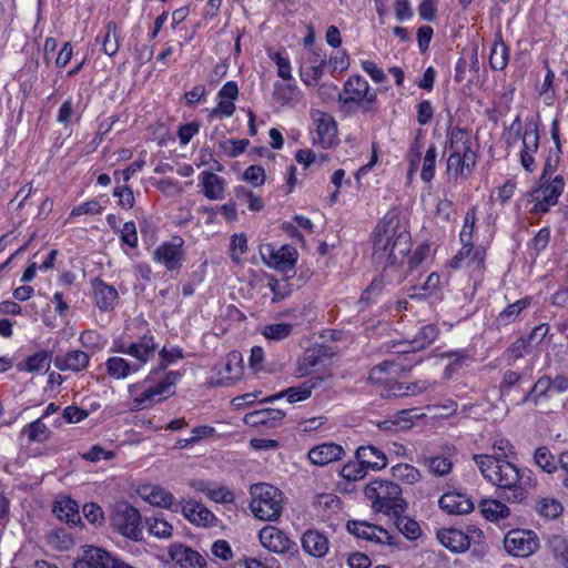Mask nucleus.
Here are the masks:
<instances>
[{"instance_id":"obj_59","label":"nucleus","mask_w":568,"mask_h":568,"mask_svg":"<svg viewBox=\"0 0 568 568\" xmlns=\"http://www.w3.org/2000/svg\"><path fill=\"white\" fill-rule=\"evenodd\" d=\"M83 515L85 519L94 525L102 526L104 523V513L102 508L95 503H88L83 506Z\"/></svg>"},{"instance_id":"obj_25","label":"nucleus","mask_w":568,"mask_h":568,"mask_svg":"<svg viewBox=\"0 0 568 568\" xmlns=\"http://www.w3.org/2000/svg\"><path fill=\"white\" fill-rule=\"evenodd\" d=\"M303 550L315 558H323L329 549L328 538L315 529L306 530L301 539Z\"/></svg>"},{"instance_id":"obj_27","label":"nucleus","mask_w":568,"mask_h":568,"mask_svg":"<svg viewBox=\"0 0 568 568\" xmlns=\"http://www.w3.org/2000/svg\"><path fill=\"white\" fill-rule=\"evenodd\" d=\"M438 503L439 507L450 515H464L474 509L473 501L466 495L457 491L445 493Z\"/></svg>"},{"instance_id":"obj_11","label":"nucleus","mask_w":568,"mask_h":568,"mask_svg":"<svg viewBox=\"0 0 568 568\" xmlns=\"http://www.w3.org/2000/svg\"><path fill=\"white\" fill-rule=\"evenodd\" d=\"M260 254L265 265L283 273L293 271L297 262V251L292 245L275 248L273 244H262Z\"/></svg>"},{"instance_id":"obj_39","label":"nucleus","mask_w":568,"mask_h":568,"mask_svg":"<svg viewBox=\"0 0 568 568\" xmlns=\"http://www.w3.org/2000/svg\"><path fill=\"white\" fill-rule=\"evenodd\" d=\"M383 272L381 276L375 277L369 286L363 292L359 303L368 305L376 296H378L384 290L386 284L400 283L403 280H390V276L385 274V265H381Z\"/></svg>"},{"instance_id":"obj_34","label":"nucleus","mask_w":568,"mask_h":568,"mask_svg":"<svg viewBox=\"0 0 568 568\" xmlns=\"http://www.w3.org/2000/svg\"><path fill=\"white\" fill-rule=\"evenodd\" d=\"M53 513L61 521H65L71 526H77L81 523L79 506L77 501L71 498L57 501L53 507Z\"/></svg>"},{"instance_id":"obj_24","label":"nucleus","mask_w":568,"mask_h":568,"mask_svg":"<svg viewBox=\"0 0 568 568\" xmlns=\"http://www.w3.org/2000/svg\"><path fill=\"white\" fill-rule=\"evenodd\" d=\"M285 417V413L275 408L254 410L244 416V423L251 427L265 426L273 428L278 426Z\"/></svg>"},{"instance_id":"obj_53","label":"nucleus","mask_w":568,"mask_h":568,"mask_svg":"<svg viewBox=\"0 0 568 568\" xmlns=\"http://www.w3.org/2000/svg\"><path fill=\"white\" fill-rule=\"evenodd\" d=\"M367 470L368 469L356 459L355 462H348L345 464L342 467L339 475L347 481H357L366 476Z\"/></svg>"},{"instance_id":"obj_21","label":"nucleus","mask_w":568,"mask_h":568,"mask_svg":"<svg viewBox=\"0 0 568 568\" xmlns=\"http://www.w3.org/2000/svg\"><path fill=\"white\" fill-rule=\"evenodd\" d=\"M314 143L320 144L323 149H329L334 145L337 136V124L334 118L327 113L320 112L315 119Z\"/></svg>"},{"instance_id":"obj_15","label":"nucleus","mask_w":568,"mask_h":568,"mask_svg":"<svg viewBox=\"0 0 568 568\" xmlns=\"http://www.w3.org/2000/svg\"><path fill=\"white\" fill-rule=\"evenodd\" d=\"M468 530L471 535L456 528H443L437 531V539L452 552H465L470 547L471 540L477 538L479 542L484 538V534L480 529L468 528Z\"/></svg>"},{"instance_id":"obj_57","label":"nucleus","mask_w":568,"mask_h":568,"mask_svg":"<svg viewBox=\"0 0 568 568\" xmlns=\"http://www.w3.org/2000/svg\"><path fill=\"white\" fill-rule=\"evenodd\" d=\"M120 240L131 248L138 247L139 237L136 226L133 221L124 223L123 227L120 230Z\"/></svg>"},{"instance_id":"obj_37","label":"nucleus","mask_w":568,"mask_h":568,"mask_svg":"<svg viewBox=\"0 0 568 568\" xmlns=\"http://www.w3.org/2000/svg\"><path fill=\"white\" fill-rule=\"evenodd\" d=\"M105 368L108 374L115 379L126 378L130 374L139 372L133 363L123 357L113 356L106 359Z\"/></svg>"},{"instance_id":"obj_45","label":"nucleus","mask_w":568,"mask_h":568,"mask_svg":"<svg viewBox=\"0 0 568 568\" xmlns=\"http://www.w3.org/2000/svg\"><path fill=\"white\" fill-rule=\"evenodd\" d=\"M534 462L540 467L544 471L548 474H552L557 470L559 462L551 454L548 447L541 446L538 447L534 453Z\"/></svg>"},{"instance_id":"obj_4","label":"nucleus","mask_w":568,"mask_h":568,"mask_svg":"<svg viewBox=\"0 0 568 568\" xmlns=\"http://www.w3.org/2000/svg\"><path fill=\"white\" fill-rule=\"evenodd\" d=\"M377 92L371 88L368 81L353 74L344 82L343 90L337 94V103L342 111H352L357 106L363 114L375 115L377 112Z\"/></svg>"},{"instance_id":"obj_56","label":"nucleus","mask_w":568,"mask_h":568,"mask_svg":"<svg viewBox=\"0 0 568 568\" xmlns=\"http://www.w3.org/2000/svg\"><path fill=\"white\" fill-rule=\"evenodd\" d=\"M476 223V210L475 207L469 209L464 216L463 229L459 233V241L462 244L471 243L473 233Z\"/></svg>"},{"instance_id":"obj_64","label":"nucleus","mask_w":568,"mask_h":568,"mask_svg":"<svg viewBox=\"0 0 568 568\" xmlns=\"http://www.w3.org/2000/svg\"><path fill=\"white\" fill-rule=\"evenodd\" d=\"M81 457L88 462L97 463L102 459H112L114 457V453L105 450L100 445H93L88 452L83 453Z\"/></svg>"},{"instance_id":"obj_48","label":"nucleus","mask_w":568,"mask_h":568,"mask_svg":"<svg viewBox=\"0 0 568 568\" xmlns=\"http://www.w3.org/2000/svg\"><path fill=\"white\" fill-rule=\"evenodd\" d=\"M390 471L395 479L408 485L417 483L422 477L419 470L410 464H397Z\"/></svg>"},{"instance_id":"obj_36","label":"nucleus","mask_w":568,"mask_h":568,"mask_svg":"<svg viewBox=\"0 0 568 568\" xmlns=\"http://www.w3.org/2000/svg\"><path fill=\"white\" fill-rule=\"evenodd\" d=\"M314 63L311 67H304L303 64L300 68V77L301 81L307 87H314L321 80L324 74V68L326 64L325 58H321L320 55H315V59L312 60Z\"/></svg>"},{"instance_id":"obj_58","label":"nucleus","mask_w":568,"mask_h":568,"mask_svg":"<svg viewBox=\"0 0 568 568\" xmlns=\"http://www.w3.org/2000/svg\"><path fill=\"white\" fill-rule=\"evenodd\" d=\"M523 375L515 371H506L499 385V392L503 397L508 396L513 387L517 386Z\"/></svg>"},{"instance_id":"obj_28","label":"nucleus","mask_w":568,"mask_h":568,"mask_svg":"<svg viewBox=\"0 0 568 568\" xmlns=\"http://www.w3.org/2000/svg\"><path fill=\"white\" fill-rule=\"evenodd\" d=\"M355 457L368 470H381L387 466V457L383 450L374 445L359 446L355 452Z\"/></svg>"},{"instance_id":"obj_7","label":"nucleus","mask_w":568,"mask_h":568,"mask_svg":"<svg viewBox=\"0 0 568 568\" xmlns=\"http://www.w3.org/2000/svg\"><path fill=\"white\" fill-rule=\"evenodd\" d=\"M110 524L122 536L139 541L143 537L140 511L128 501H116L111 507Z\"/></svg>"},{"instance_id":"obj_19","label":"nucleus","mask_w":568,"mask_h":568,"mask_svg":"<svg viewBox=\"0 0 568 568\" xmlns=\"http://www.w3.org/2000/svg\"><path fill=\"white\" fill-rule=\"evenodd\" d=\"M457 454V449L453 444L446 443L442 447V453L438 455L424 457L423 465L428 471L437 477L448 475L453 469L452 457Z\"/></svg>"},{"instance_id":"obj_20","label":"nucleus","mask_w":568,"mask_h":568,"mask_svg":"<svg viewBox=\"0 0 568 568\" xmlns=\"http://www.w3.org/2000/svg\"><path fill=\"white\" fill-rule=\"evenodd\" d=\"M91 286L97 307L101 312L113 311L119 300V293L116 288L105 283L100 277H94L91 281Z\"/></svg>"},{"instance_id":"obj_26","label":"nucleus","mask_w":568,"mask_h":568,"mask_svg":"<svg viewBox=\"0 0 568 568\" xmlns=\"http://www.w3.org/2000/svg\"><path fill=\"white\" fill-rule=\"evenodd\" d=\"M54 366L60 371L74 373L87 369L90 364V355L80 349L69 351L64 355H58L53 359Z\"/></svg>"},{"instance_id":"obj_51","label":"nucleus","mask_w":568,"mask_h":568,"mask_svg":"<svg viewBox=\"0 0 568 568\" xmlns=\"http://www.w3.org/2000/svg\"><path fill=\"white\" fill-rule=\"evenodd\" d=\"M535 508L540 516L549 519H555L562 513L561 504L554 498H541Z\"/></svg>"},{"instance_id":"obj_31","label":"nucleus","mask_w":568,"mask_h":568,"mask_svg":"<svg viewBox=\"0 0 568 568\" xmlns=\"http://www.w3.org/2000/svg\"><path fill=\"white\" fill-rule=\"evenodd\" d=\"M51 361L52 352L43 349L28 356L24 362H21L17 365V368L20 372L29 373L48 372L50 368Z\"/></svg>"},{"instance_id":"obj_50","label":"nucleus","mask_w":568,"mask_h":568,"mask_svg":"<svg viewBox=\"0 0 568 568\" xmlns=\"http://www.w3.org/2000/svg\"><path fill=\"white\" fill-rule=\"evenodd\" d=\"M149 532L158 538H170L173 526L161 517H151L145 519Z\"/></svg>"},{"instance_id":"obj_52","label":"nucleus","mask_w":568,"mask_h":568,"mask_svg":"<svg viewBox=\"0 0 568 568\" xmlns=\"http://www.w3.org/2000/svg\"><path fill=\"white\" fill-rule=\"evenodd\" d=\"M102 48L105 54L112 57L119 50V36L116 32V24L110 21L106 24L105 34L102 40Z\"/></svg>"},{"instance_id":"obj_2","label":"nucleus","mask_w":568,"mask_h":568,"mask_svg":"<svg viewBox=\"0 0 568 568\" xmlns=\"http://www.w3.org/2000/svg\"><path fill=\"white\" fill-rule=\"evenodd\" d=\"M483 477L497 488L498 496L508 503H524L536 486L534 473L519 468L504 457L479 454L473 457Z\"/></svg>"},{"instance_id":"obj_33","label":"nucleus","mask_w":568,"mask_h":568,"mask_svg":"<svg viewBox=\"0 0 568 568\" xmlns=\"http://www.w3.org/2000/svg\"><path fill=\"white\" fill-rule=\"evenodd\" d=\"M140 496L149 504L170 509L173 505V495L160 486H146L140 489Z\"/></svg>"},{"instance_id":"obj_18","label":"nucleus","mask_w":568,"mask_h":568,"mask_svg":"<svg viewBox=\"0 0 568 568\" xmlns=\"http://www.w3.org/2000/svg\"><path fill=\"white\" fill-rule=\"evenodd\" d=\"M258 539L263 547L276 554H285L296 547V544L283 530L274 526L262 528L258 532Z\"/></svg>"},{"instance_id":"obj_14","label":"nucleus","mask_w":568,"mask_h":568,"mask_svg":"<svg viewBox=\"0 0 568 568\" xmlns=\"http://www.w3.org/2000/svg\"><path fill=\"white\" fill-rule=\"evenodd\" d=\"M486 248L473 243L462 244L458 253L450 260L454 268H468L475 276H480L485 270Z\"/></svg>"},{"instance_id":"obj_54","label":"nucleus","mask_w":568,"mask_h":568,"mask_svg":"<svg viewBox=\"0 0 568 568\" xmlns=\"http://www.w3.org/2000/svg\"><path fill=\"white\" fill-rule=\"evenodd\" d=\"M438 327L434 324H427L420 327L415 336L414 342L418 348H424L435 342L438 336Z\"/></svg>"},{"instance_id":"obj_23","label":"nucleus","mask_w":568,"mask_h":568,"mask_svg":"<svg viewBox=\"0 0 568 568\" xmlns=\"http://www.w3.org/2000/svg\"><path fill=\"white\" fill-rule=\"evenodd\" d=\"M181 511L190 523L197 526L213 527L217 520L210 509L195 500H189L183 504Z\"/></svg>"},{"instance_id":"obj_55","label":"nucleus","mask_w":568,"mask_h":568,"mask_svg":"<svg viewBox=\"0 0 568 568\" xmlns=\"http://www.w3.org/2000/svg\"><path fill=\"white\" fill-rule=\"evenodd\" d=\"M159 355H160V358H161L160 365L152 373H158L160 371H164L168 365L174 364L175 362H178L179 359H182L184 357L183 349L181 347H179V346H175V347H172V348L163 347L159 352Z\"/></svg>"},{"instance_id":"obj_47","label":"nucleus","mask_w":568,"mask_h":568,"mask_svg":"<svg viewBox=\"0 0 568 568\" xmlns=\"http://www.w3.org/2000/svg\"><path fill=\"white\" fill-rule=\"evenodd\" d=\"M423 414H417L416 408L402 409L395 413L386 423H390L396 427V430H407L413 424L414 419L420 418Z\"/></svg>"},{"instance_id":"obj_35","label":"nucleus","mask_w":568,"mask_h":568,"mask_svg":"<svg viewBox=\"0 0 568 568\" xmlns=\"http://www.w3.org/2000/svg\"><path fill=\"white\" fill-rule=\"evenodd\" d=\"M551 384L550 377L544 375L537 379L530 390L521 398L519 404H534L538 405L542 398H548L551 396Z\"/></svg>"},{"instance_id":"obj_3","label":"nucleus","mask_w":568,"mask_h":568,"mask_svg":"<svg viewBox=\"0 0 568 568\" xmlns=\"http://www.w3.org/2000/svg\"><path fill=\"white\" fill-rule=\"evenodd\" d=\"M469 132L464 128H454L449 132V156L446 163L448 181L467 180L477 165V151Z\"/></svg>"},{"instance_id":"obj_13","label":"nucleus","mask_w":568,"mask_h":568,"mask_svg":"<svg viewBox=\"0 0 568 568\" xmlns=\"http://www.w3.org/2000/svg\"><path fill=\"white\" fill-rule=\"evenodd\" d=\"M506 551L514 557H528L539 548V541L532 530H510L504 538Z\"/></svg>"},{"instance_id":"obj_46","label":"nucleus","mask_w":568,"mask_h":568,"mask_svg":"<svg viewBox=\"0 0 568 568\" xmlns=\"http://www.w3.org/2000/svg\"><path fill=\"white\" fill-rule=\"evenodd\" d=\"M436 159L437 148L434 143H432L423 158V164L420 169V179L423 182L430 183L435 178Z\"/></svg>"},{"instance_id":"obj_10","label":"nucleus","mask_w":568,"mask_h":568,"mask_svg":"<svg viewBox=\"0 0 568 568\" xmlns=\"http://www.w3.org/2000/svg\"><path fill=\"white\" fill-rule=\"evenodd\" d=\"M346 528L355 537L378 545H386L394 549H402L404 545L397 535H393L383 527L366 521L348 520Z\"/></svg>"},{"instance_id":"obj_41","label":"nucleus","mask_w":568,"mask_h":568,"mask_svg":"<svg viewBox=\"0 0 568 568\" xmlns=\"http://www.w3.org/2000/svg\"><path fill=\"white\" fill-rule=\"evenodd\" d=\"M294 331L291 323H271L261 328V334L270 342H282L288 338Z\"/></svg>"},{"instance_id":"obj_49","label":"nucleus","mask_w":568,"mask_h":568,"mask_svg":"<svg viewBox=\"0 0 568 568\" xmlns=\"http://www.w3.org/2000/svg\"><path fill=\"white\" fill-rule=\"evenodd\" d=\"M509 50L504 42H495L490 50L489 64L493 70L501 71L508 64Z\"/></svg>"},{"instance_id":"obj_61","label":"nucleus","mask_w":568,"mask_h":568,"mask_svg":"<svg viewBox=\"0 0 568 568\" xmlns=\"http://www.w3.org/2000/svg\"><path fill=\"white\" fill-rule=\"evenodd\" d=\"M248 140H235L230 139L221 143V148L224 150L225 154L230 158H237L242 154L248 145Z\"/></svg>"},{"instance_id":"obj_8","label":"nucleus","mask_w":568,"mask_h":568,"mask_svg":"<svg viewBox=\"0 0 568 568\" xmlns=\"http://www.w3.org/2000/svg\"><path fill=\"white\" fill-rule=\"evenodd\" d=\"M564 178L557 175L551 179V176H547L546 169L539 179L538 186L530 193L535 202L534 211L539 214L548 212L549 207L558 202V197L564 192Z\"/></svg>"},{"instance_id":"obj_9","label":"nucleus","mask_w":568,"mask_h":568,"mask_svg":"<svg viewBox=\"0 0 568 568\" xmlns=\"http://www.w3.org/2000/svg\"><path fill=\"white\" fill-rule=\"evenodd\" d=\"M114 351L132 357L134 366L140 371L145 364L155 356L158 345L154 336L146 333L135 342H128L124 338L114 341Z\"/></svg>"},{"instance_id":"obj_16","label":"nucleus","mask_w":568,"mask_h":568,"mask_svg":"<svg viewBox=\"0 0 568 568\" xmlns=\"http://www.w3.org/2000/svg\"><path fill=\"white\" fill-rule=\"evenodd\" d=\"M73 568H132L131 566L118 560L109 551L87 546L83 548L81 557H79Z\"/></svg>"},{"instance_id":"obj_44","label":"nucleus","mask_w":568,"mask_h":568,"mask_svg":"<svg viewBox=\"0 0 568 568\" xmlns=\"http://www.w3.org/2000/svg\"><path fill=\"white\" fill-rule=\"evenodd\" d=\"M440 277L437 273H430L423 285L413 286L408 291L412 300H422L433 295L439 287Z\"/></svg>"},{"instance_id":"obj_40","label":"nucleus","mask_w":568,"mask_h":568,"mask_svg":"<svg viewBox=\"0 0 568 568\" xmlns=\"http://www.w3.org/2000/svg\"><path fill=\"white\" fill-rule=\"evenodd\" d=\"M479 507L483 516L490 521H498L510 515V509L498 499H483Z\"/></svg>"},{"instance_id":"obj_17","label":"nucleus","mask_w":568,"mask_h":568,"mask_svg":"<svg viewBox=\"0 0 568 568\" xmlns=\"http://www.w3.org/2000/svg\"><path fill=\"white\" fill-rule=\"evenodd\" d=\"M325 378L320 375L311 376L297 386H291L277 394L264 398L263 403H272L276 399L285 397L288 403L294 404L306 400L311 397L312 392L322 386Z\"/></svg>"},{"instance_id":"obj_1","label":"nucleus","mask_w":568,"mask_h":568,"mask_svg":"<svg viewBox=\"0 0 568 568\" xmlns=\"http://www.w3.org/2000/svg\"><path fill=\"white\" fill-rule=\"evenodd\" d=\"M412 247L410 233L396 214H386L376 225L372 257L376 265H385L390 280H405L404 261Z\"/></svg>"},{"instance_id":"obj_63","label":"nucleus","mask_w":568,"mask_h":568,"mask_svg":"<svg viewBox=\"0 0 568 568\" xmlns=\"http://www.w3.org/2000/svg\"><path fill=\"white\" fill-rule=\"evenodd\" d=\"M328 65L331 74L335 75V71H346L349 68V58L345 50L337 51L334 55L329 57Z\"/></svg>"},{"instance_id":"obj_60","label":"nucleus","mask_w":568,"mask_h":568,"mask_svg":"<svg viewBox=\"0 0 568 568\" xmlns=\"http://www.w3.org/2000/svg\"><path fill=\"white\" fill-rule=\"evenodd\" d=\"M102 211V206L97 200H89L74 206L71 210L70 217H78L84 214L97 215Z\"/></svg>"},{"instance_id":"obj_42","label":"nucleus","mask_w":568,"mask_h":568,"mask_svg":"<svg viewBox=\"0 0 568 568\" xmlns=\"http://www.w3.org/2000/svg\"><path fill=\"white\" fill-rule=\"evenodd\" d=\"M530 304V298L525 297L516 301L515 303L508 305L505 310H503L496 317V325L507 326L510 323L515 322L519 314Z\"/></svg>"},{"instance_id":"obj_6","label":"nucleus","mask_w":568,"mask_h":568,"mask_svg":"<svg viewBox=\"0 0 568 568\" xmlns=\"http://www.w3.org/2000/svg\"><path fill=\"white\" fill-rule=\"evenodd\" d=\"M252 500L250 508L254 516L264 521L276 520L283 510V494L274 486L265 483L251 487Z\"/></svg>"},{"instance_id":"obj_5","label":"nucleus","mask_w":568,"mask_h":568,"mask_svg":"<svg viewBox=\"0 0 568 568\" xmlns=\"http://www.w3.org/2000/svg\"><path fill=\"white\" fill-rule=\"evenodd\" d=\"M365 497L372 501L376 513L388 516L405 514L407 503L402 497V488L388 480H372L364 489Z\"/></svg>"},{"instance_id":"obj_43","label":"nucleus","mask_w":568,"mask_h":568,"mask_svg":"<svg viewBox=\"0 0 568 568\" xmlns=\"http://www.w3.org/2000/svg\"><path fill=\"white\" fill-rule=\"evenodd\" d=\"M165 394L158 384L144 389L140 395L133 398V404L138 409H145L153 406L155 403L163 400Z\"/></svg>"},{"instance_id":"obj_32","label":"nucleus","mask_w":568,"mask_h":568,"mask_svg":"<svg viewBox=\"0 0 568 568\" xmlns=\"http://www.w3.org/2000/svg\"><path fill=\"white\" fill-rule=\"evenodd\" d=\"M50 428L42 422V418H38L28 425H26L19 435V439L22 442L27 438V443H45L51 437Z\"/></svg>"},{"instance_id":"obj_30","label":"nucleus","mask_w":568,"mask_h":568,"mask_svg":"<svg viewBox=\"0 0 568 568\" xmlns=\"http://www.w3.org/2000/svg\"><path fill=\"white\" fill-rule=\"evenodd\" d=\"M203 194L213 201L224 199L225 180L211 171H203L200 175Z\"/></svg>"},{"instance_id":"obj_22","label":"nucleus","mask_w":568,"mask_h":568,"mask_svg":"<svg viewBox=\"0 0 568 568\" xmlns=\"http://www.w3.org/2000/svg\"><path fill=\"white\" fill-rule=\"evenodd\" d=\"M344 448L336 443H323L311 448L307 453L310 462L316 466H326L344 457Z\"/></svg>"},{"instance_id":"obj_12","label":"nucleus","mask_w":568,"mask_h":568,"mask_svg":"<svg viewBox=\"0 0 568 568\" xmlns=\"http://www.w3.org/2000/svg\"><path fill=\"white\" fill-rule=\"evenodd\" d=\"M184 240L174 236L171 241L163 242L153 252V261L163 265L168 272H179L185 258Z\"/></svg>"},{"instance_id":"obj_38","label":"nucleus","mask_w":568,"mask_h":568,"mask_svg":"<svg viewBox=\"0 0 568 568\" xmlns=\"http://www.w3.org/2000/svg\"><path fill=\"white\" fill-rule=\"evenodd\" d=\"M394 518V525L398 532H400L408 540H417L422 536V528L419 524L404 514H397L392 516Z\"/></svg>"},{"instance_id":"obj_29","label":"nucleus","mask_w":568,"mask_h":568,"mask_svg":"<svg viewBox=\"0 0 568 568\" xmlns=\"http://www.w3.org/2000/svg\"><path fill=\"white\" fill-rule=\"evenodd\" d=\"M170 555L181 568H203L206 564L205 558L200 552L183 545L173 546Z\"/></svg>"},{"instance_id":"obj_62","label":"nucleus","mask_w":568,"mask_h":568,"mask_svg":"<svg viewBox=\"0 0 568 568\" xmlns=\"http://www.w3.org/2000/svg\"><path fill=\"white\" fill-rule=\"evenodd\" d=\"M243 180L257 187L265 182V171L261 165H250L243 173Z\"/></svg>"}]
</instances>
